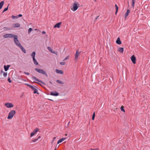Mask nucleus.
Instances as JSON below:
<instances>
[{
    "label": "nucleus",
    "mask_w": 150,
    "mask_h": 150,
    "mask_svg": "<svg viewBox=\"0 0 150 150\" xmlns=\"http://www.w3.org/2000/svg\"><path fill=\"white\" fill-rule=\"evenodd\" d=\"M124 51V49L122 47H120L118 49V51L120 52L123 53Z\"/></svg>",
    "instance_id": "obj_25"
},
{
    "label": "nucleus",
    "mask_w": 150,
    "mask_h": 150,
    "mask_svg": "<svg viewBox=\"0 0 150 150\" xmlns=\"http://www.w3.org/2000/svg\"><path fill=\"white\" fill-rule=\"evenodd\" d=\"M19 47L24 53H26V51L25 49L21 45H19Z\"/></svg>",
    "instance_id": "obj_12"
},
{
    "label": "nucleus",
    "mask_w": 150,
    "mask_h": 150,
    "mask_svg": "<svg viewBox=\"0 0 150 150\" xmlns=\"http://www.w3.org/2000/svg\"><path fill=\"white\" fill-rule=\"evenodd\" d=\"M8 82L9 83H11V81L9 78L8 79Z\"/></svg>",
    "instance_id": "obj_42"
},
{
    "label": "nucleus",
    "mask_w": 150,
    "mask_h": 150,
    "mask_svg": "<svg viewBox=\"0 0 150 150\" xmlns=\"http://www.w3.org/2000/svg\"><path fill=\"white\" fill-rule=\"evenodd\" d=\"M1 73H2L4 72H3V70H1Z\"/></svg>",
    "instance_id": "obj_49"
},
{
    "label": "nucleus",
    "mask_w": 150,
    "mask_h": 150,
    "mask_svg": "<svg viewBox=\"0 0 150 150\" xmlns=\"http://www.w3.org/2000/svg\"><path fill=\"white\" fill-rule=\"evenodd\" d=\"M35 87V86L33 88V89H32V90L34 91L33 93H37L38 94H39V93L38 92L37 90V89H36V88Z\"/></svg>",
    "instance_id": "obj_20"
},
{
    "label": "nucleus",
    "mask_w": 150,
    "mask_h": 150,
    "mask_svg": "<svg viewBox=\"0 0 150 150\" xmlns=\"http://www.w3.org/2000/svg\"><path fill=\"white\" fill-rule=\"evenodd\" d=\"M124 107H123V106H122L121 107V110L122 111H123L124 112H125V110H124Z\"/></svg>",
    "instance_id": "obj_29"
},
{
    "label": "nucleus",
    "mask_w": 150,
    "mask_h": 150,
    "mask_svg": "<svg viewBox=\"0 0 150 150\" xmlns=\"http://www.w3.org/2000/svg\"><path fill=\"white\" fill-rule=\"evenodd\" d=\"M62 23V22H60L57 23L54 26V28H59L60 26V25Z\"/></svg>",
    "instance_id": "obj_11"
},
{
    "label": "nucleus",
    "mask_w": 150,
    "mask_h": 150,
    "mask_svg": "<svg viewBox=\"0 0 150 150\" xmlns=\"http://www.w3.org/2000/svg\"><path fill=\"white\" fill-rule=\"evenodd\" d=\"M131 59L133 64H135L136 63V58L134 55H133L131 57Z\"/></svg>",
    "instance_id": "obj_10"
},
{
    "label": "nucleus",
    "mask_w": 150,
    "mask_h": 150,
    "mask_svg": "<svg viewBox=\"0 0 150 150\" xmlns=\"http://www.w3.org/2000/svg\"><path fill=\"white\" fill-rule=\"evenodd\" d=\"M7 72H4L3 73V75L4 77H6L7 76Z\"/></svg>",
    "instance_id": "obj_34"
},
{
    "label": "nucleus",
    "mask_w": 150,
    "mask_h": 150,
    "mask_svg": "<svg viewBox=\"0 0 150 150\" xmlns=\"http://www.w3.org/2000/svg\"><path fill=\"white\" fill-rule=\"evenodd\" d=\"M60 64L61 65H64L65 64V62H60Z\"/></svg>",
    "instance_id": "obj_36"
},
{
    "label": "nucleus",
    "mask_w": 150,
    "mask_h": 150,
    "mask_svg": "<svg viewBox=\"0 0 150 150\" xmlns=\"http://www.w3.org/2000/svg\"><path fill=\"white\" fill-rule=\"evenodd\" d=\"M32 80H33L34 81H37L38 82H40L41 83H42L43 84H45V83L44 82H42L41 81L39 80L38 79H37V78L35 77L34 76H33L32 77Z\"/></svg>",
    "instance_id": "obj_7"
},
{
    "label": "nucleus",
    "mask_w": 150,
    "mask_h": 150,
    "mask_svg": "<svg viewBox=\"0 0 150 150\" xmlns=\"http://www.w3.org/2000/svg\"><path fill=\"white\" fill-rule=\"evenodd\" d=\"M56 82H57V83H60V84H64V83L62 82V81L59 80H57L56 81Z\"/></svg>",
    "instance_id": "obj_27"
},
{
    "label": "nucleus",
    "mask_w": 150,
    "mask_h": 150,
    "mask_svg": "<svg viewBox=\"0 0 150 150\" xmlns=\"http://www.w3.org/2000/svg\"><path fill=\"white\" fill-rule=\"evenodd\" d=\"M55 139H56V137H53V140H52V143L53 142V141Z\"/></svg>",
    "instance_id": "obj_43"
},
{
    "label": "nucleus",
    "mask_w": 150,
    "mask_h": 150,
    "mask_svg": "<svg viewBox=\"0 0 150 150\" xmlns=\"http://www.w3.org/2000/svg\"><path fill=\"white\" fill-rule=\"evenodd\" d=\"M33 30V29L31 28H30L28 30V33H29Z\"/></svg>",
    "instance_id": "obj_37"
},
{
    "label": "nucleus",
    "mask_w": 150,
    "mask_h": 150,
    "mask_svg": "<svg viewBox=\"0 0 150 150\" xmlns=\"http://www.w3.org/2000/svg\"><path fill=\"white\" fill-rule=\"evenodd\" d=\"M47 49L50 51L51 52L53 53H54L55 52L52 51V49L50 47H47Z\"/></svg>",
    "instance_id": "obj_22"
},
{
    "label": "nucleus",
    "mask_w": 150,
    "mask_h": 150,
    "mask_svg": "<svg viewBox=\"0 0 150 150\" xmlns=\"http://www.w3.org/2000/svg\"><path fill=\"white\" fill-rule=\"evenodd\" d=\"M41 137L40 136H39L36 139H33L32 140V141H31V142H36L38 140V139L40 138Z\"/></svg>",
    "instance_id": "obj_18"
},
{
    "label": "nucleus",
    "mask_w": 150,
    "mask_h": 150,
    "mask_svg": "<svg viewBox=\"0 0 150 150\" xmlns=\"http://www.w3.org/2000/svg\"><path fill=\"white\" fill-rule=\"evenodd\" d=\"M115 7L116 10L117 11H118V7L116 4H115Z\"/></svg>",
    "instance_id": "obj_35"
},
{
    "label": "nucleus",
    "mask_w": 150,
    "mask_h": 150,
    "mask_svg": "<svg viewBox=\"0 0 150 150\" xmlns=\"http://www.w3.org/2000/svg\"><path fill=\"white\" fill-rule=\"evenodd\" d=\"M8 6L6 8H4V9L3 12V13L4 12L6 11H7L8 10Z\"/></svg>",
    "instance_id": "obj_33"
},
{
    "label": "nucleus",
    "mask_w": 150,
    "mask_h": 150,
    "mask_svg": "<svg viewBox=\"0 0 150 150\" xmlns=\"http://www.w3.org/2000/svg\"><path fill=\"white\" fill-rule=\"evenodd\" d=\"M49 83H50L51 84H52V82H51V81H50L49 82Z\"/></svg>",
    "instance_id": "obj_48"
},
{
    "label": "nucleus",
    "mask_w": 150,
    "mask_h": 150,
    "mask_svg": "<svg viewBox=\"0 0 150 150\" xmlns=\"http://www.w3.org/2000/svg\"><path fill=\"white\" fill-rule=\"evenodd\" d=\"M117 11H117V10H116V12H115V14L116 15V14H117Z\"/></svg>",
    "instance_id": "obj_47"
},
{
    "label": "nucleus",
    "mask_w": 150,
    "mask_h": 150,
    "mask_svg": "<svg viewBox=\"0 0 150 150\" xmlns=\"http://www.w3.org/2000/svg\"><path fill=\"white\" fill-rule=\"evenodd\" d=\"M65 135L67 136V134H65Z\"/></svg>",
    "instance_id": "obj_55"
},
{
    "label": "nucleus",
    "mask_w": 150,
    "mask_h": 150,
    "mask_svg": "<svg viewBox=\"0 0 150 150\" xmlns=\"http://www.w3.org/2000/svg\"><path fill=\"white\" fill-rule=\"evenodd\" d=\"M49 100H52V101H53V100H51V99H49Z\"/></svg>",
    "instance_id": "obj_51"
},
{
    "label": "nucleus",
    "mask_w": 150,
    "mask_h": 150,
    "mask_svg": "<svg viewBox=\"0 0 150 150\" xmlns=\"http://www.w3.org/2000/svg\"><path fill=\"white\" fill-rule=\"evenodd\" d=\"M33 61L34 62V64L36 65H38V62H37L36 59H35V58H33Z\"/></svg>",
    "instance_id": "obj_21"
},
{
    "label": "nucleus",
    "mask_w": 150,
    "mask_h": 150,
    "mask_svg": "<svg viewBox=\"0 0 150 150\" xmlns=\"http://www.w3.org/2000/svg\"><path fill=\"white\" fill-rule=\"evenodd\" d=\"M4 3V1H2L0 3V9H1L3 7Z\"/></svg>",
    "instance_id": "obj_24"
},
{
    "label": "nucleus",
    "mask_w": 150,
    "mask_h": 150,
    "mask_svg": "<svg viewBox=\"0 0 150 150\" xmlns=\"http://www.w3.org/2000/svg\"><path fill=\"white\" fill-rule=\"evenodd\" d=\"M96 0H95V1H96Z\"/></svg>",
    "instance_id": "obj_52"
},
{
    "label": "nucleus",
    "mask_w": 150,
    "mask_h": 150,
    "mask_svg": "<svg viewBox=\"0 0 150 150\" xmlns=\"http://www.w3.org/2000/svg\"><path fill=\"white\" fill-rule=\"evenodd\" d=\"M69 56H68L63 60V61H64L67 59H68L69 58Z\"/></svg>",
    "instance_id": "obj_31"
},
{
    "label": "nucleus",
    "mask_w": 150,
    "mask_h": 150,
    "mask_svg": "<svg viewBox=\"0 0 150 150\" xmlns=\"http://www.w3.org/2000/svg\"><path fill=\"white\" fill-rule=\"evenodd\" d=\"M35 134V133L34 132H32L30 134V137H33Z\"/></svg>",
    "instance_id": "obj_39"
},
{
    "label": "nucleus",
    "mask_w": 150,
    "mask_h": 150,
    "mask_svg": "<svg viewBox=\"0 0 150 150\" xmlns=\"http://www.w3.org/2000/svg\"><path fill=\"white\" fill-rule=\"evenodd\" d=\"M35 70L38 72L46 76H48L46 72V71H45L43 69H40L38 68H36L35 69Z\"/></svg>",
    "instance_id": "obj_1"
},
{
    "label": "nucleus",
    "mask_w": 150,
    "mask_h": 150,
    "mask_svg": "<svg viewBox=\"0 0 150 150\" xmlns=\"http://www.w3.org/2000/svg\"><path fill=\"white\" fill-rule=\"evenodd\" d=\"M24 73L25 74L27 75H28L29 74V73L26 72H24Z\"/></svg>",
    "instance_id": "obj_40"
},
{
    "label": "nucleus",
    "mask_w": 150,
    "mask_h": 150,
    "mask_svg": "<svg viewBox=\"0 0 150 150\" xmlns=\"http://www.w3.org/2000/svg\"><path fill=\"white\" fill-rule=\"evenodd\" d=\"M36 83H38L37 82H35Z\"/></svg>",
    "instance_id": "obj_54"
},
{
    "label": "nucleus",
    "mask_w": 150,
    "mask_h": 150,
    "mask_svg": "<svg viewBox=\"0 0 150 150\" xmlns=\"http://www.w3.org/2000/svg\"><path fill=\"white\" fill-rule=\"evenodd\" d=\"M91 150H98V149H91Z\"/></svg>",
    "instance_id": "obj_46"
},
{
    "label": "nucleus",
    "mask_w": 150,
    "mask_h": 150,
    "mask_svg": "<svg viewBox=\"0 0 150 150\" xmlns=\"http://www.w3.org/2000/svg\"><path fill=\"white\" fill-rule=\"evenodd\" d=\"M22 16V15L21 14H19L18 15H17V16L18 17V18L19 17H21Z\"/></svg>",
    "instance_id": "obj_41"
},
{
    "label": "nucleus",
    "mask_w": 150,
    "mask_h": 150,
    "mask_svg": "<svg viewBox=\"0 0 150 150\" xmlns=\"http://www.w3.org/2000/svg\"><path fill=\"white\" fill-rule=\"evenodd\" d=\"M35 52H33L31 54V56L33 58H35Z\"/></svg>",
    "instance_id": "obj_26"
},
{
    "label": "nucleus",
    "mask_w": 150,
    "mask_h": 150,
    "mask_svg": "<svg viewBox=\"0 0 150 150\" xmlns=\"http://www.w3.org/2000/svg\"><path fill=\"white\" fill-rule=\"evenodd\" d=\"M55 71L57 73L60 74H63V72L62 70H59L58 69H56Z\"/></svg>",
    "instance_id": "obj_15"
},
{
    "label": "nucleus",
    "mask_w": 150,
    "mask_h": 150,
    "mask_svg": "<svg viewBox=\"0 0 150 150\" xmlns=\"http://www.w3.org/2000/svg\"><path fill=\"white\" fill-rule=\"evenodd\" d=\"M54 150H56V148H55Z\"/></svg>",
    "instance_id": "obj_53"
},
{
    "label": "nucleus",
    "mask_w": 150,
    "mask_h": 150,
    "mask_svg": "<svg viewBox=\"0 0 150 150\" xmlns=\"http://www.w3.org/2000/svg\"><path fill=\"white\" fill-rule=\"evenodd\" d=\"M69 122H68V124H67V125H69Z\"/></svg>",
    "instance_id": "obj_50"
},
{
    "label": "nucleus",
    "mask_w": 150,
    "mask_h": 150,
    "mask_svg": "<svg viewBox=\"0 0 150 150\" xmlns=\"http://www.w3.org/2000/svg\"><path fill=\"white\" fill-rule=\"evenodd\" d=\"M130 12V10L128 9H127V11L126 13L125 14V18L127 17L129 15V13Z\"/></svg>",
    "instance_id": "obj_16"
},
{
    "label": "nucleus",
    "mask_w": 150,
    "mask_h": 150,
    "mask_svg": "<svg viewBox=\"0 0 150 150\" xmlns=\"http://www.w3.org/2000/svg\"><path fill=\"white\" fill-rule=\"evenodd\" d=\"M42 33L43 34H45L46 33V32L44 31H42Z\"/></svg>",
    "instance_id": "obj_44"
},
{
    "label": "nucleus",
    "mask_w": 150,
    "mask_h": 150,
    "mask_svg": "<svg viewBox=\"0 0 150 150\" xmlns=\"http://www.w3.org/2000/svg\"><path fill=\"white\" fill-rule=\"evenodd\" d=\"M16 114V111L15 110H12L8 113L7 117L8 119H11Z\"/></svg>",
    "instance_id": "obj_2"
},
{
    "label": "nucleus",
    "mask_w": 150,
    "mask_h": 150,
    "mask_svg": "<svg viewBox=\"0 0 150 150\" xmlns=\"http://www.w3.org/2000/svg\"><path fill=\"white\" fill-rule=\"evenodd\" d=\"M59 94V93L56 91L53 92H51L50 93V95L52 96H58Z\"/></svg>",
    "instance_id": "obj_9"
},
{
    "label": "nucleus",
    "mask_w": 150,
    "mask_h": 150,
    "mask_svg": "<svg viewBox=\"0 0 150 150\" xmlns=\"http://www.w3.org/2000/svg\"><path fill=\"white\" fill-rule=\"evenodd\" d=\"M10 66V65H7V66H6L5 65L4 66V68L5 71H7L9 69V68Z\"/></svg>",
    "instance_id": "obj_14"
},
{
    "label": "nucleus",
    "mask_w": 150,
    "mask_h": 150,
    "mask_svg": "<svg viewBox=\"0 0 150 150\" xmlns=\"http://www.w3.org/2000/svg\"><path fill=\"white\" fill-rule=\"evenodd\" d=\"M80 53H81V52H79L78 50H76V53L75 54V60L76 61H77L76 59L78 58V57Z\"/></svg>",
    "instance_id": "obj_6"
},
{
    "label": "nucleus",
    "mask_w": 150,
    "mask_h": 150,
    "mask_svg": "<svg viewBox=\"0 0 150 150\" xmlns=\"http://www.w3.org/2000/svg\"><path fill=\"white\" fill-rule=\"evenodd\" d=\"M13 26L14 28H18L20 26V25L18 23H16L13 24Z\"/></svg>",
    "instance_id": "obj_13"
},
{
    "label": "nucleus",
    "mask_w": 150,
    "mask_h": 150,
    "mask_svg": "<svg viewBox=\"0 0 150 150\" xmlns=\"http://www.w3.org/2000/svg\"><path fill=\"white\" fill-rule=\"evenodd\" d=\"M39 129L38 128H36L33 132L35 134L38 131Z\"/></svg>",
    "instance_id": "obj_28"
},
{
    "label": "nucleus",
    "mask_w": 150,
    "mask_h": 150,
    "mask_svg": "<svg viewBox=\"0 0 150 150\" xmlns=\"http://www.w3.org/2000/svg\"><path fill=\"white\" fill-rule=\"evenodd\" d=\"M116 43L118 45H120L121 44V42L120 40V38L119 37L118 38L117 40L116 41Z\"/></svg>",
    "instance_id": "obj_19"
},
{
    "label": "nucleus",
    "mask_w": 150,
    "mask_h": 150,
    "mask_svg": "<svg viewBox=\"0 0 150 150\" xmlns=\"http://www.w3.org/2000/svg\"><path fill=\"white\" fill-rule=\"evenodd\" d=\"M134 4L135 1H134V0H132V6L133 7H134Z\"/></svg>",
    "instance_id": "obj_38"
},
{
    "label": "nucleus",
    "mask_w": 150,
    "mask_h": 150,
    "mask_svg": "<svg viewBox=\"0 0 150 150\" xmlns=\"http://www.w3.org/2000/svg\"><path fill=\"white\" fill-rule=\"evenodd\" d=\"M99 17V16H97V17L96 18H95V20H97V18H98V17Z\"/></svg>",
    "instance_id": "obj_45"
},
{
    "label": "nucleus",
    "mask_w": 150,
    "mask_h": 150,
    "mask_svg": "<svg viewBox=\"0 0 150 150\" xmlns=\"http://www.w3.org/2000/svg\"><path fill=\"white\" fill-rule=\"evenodd\" d=\"M66 138H62L61 139H60L59 140L57 143V144H59L60 143H61L62 141L65 140L66 139Z\"/></svg>",
    "instance_id": "obj_17"
},
{
    "label": "nucleus",
    "mask_w": 150,
    "mask_h": 150,
    "mask_svg": "<svg viewBox=\"0 0 150 150\" xmlns=\"http://www.w3.org/2000/svg\"><path fill=\"white\" fill-rule=\"evenodd\" d=\"M16 35H13L11 34H7L4 35L3 37L5 38H13L15 37Z\"/></svg>",
    "instance_id": "obj_3"
},
{
    "label": "nucleus",
    "mask_w": 150,
    "mask_h": 150,
    "mask_svg": "<svg viewBox=\"0 0 150 150\" xmlns=\"http://www.w3.org/2000/svg\"><path fill=\"white\" fill-rule=\"evenodd\" d=\"M25 85H27L32 90L33 89V88H34L35 87L28 83H26Z\"/></svg>",
    "instance_id": "obj_23"
},
{
    "label": "nucleus",
    "mask_w": 150,
    "mask_h": 150,
    "mask_svg": "<svg viewBox=\"0 0 150 150\" xmlns=\"http://www.w3.org/2000/svg\"><path fill=\"white\" fill-rule=\"evenodd\" d=\"M95 112H94L93 114L92 117V119L93 120L94 119L95 117Z\"/></svg>",
    "instance_id": "obj_30"
},
{
    "label": "nucleus",
    "mask_w": 150,
    "mask_h": 150,
    "mask_svg": "<svg viewBox=\"0 0 150 150\" xmlns=\"http://www.w3.org/2000/svg\"><path fill=\"white\" fill-rule=\"evenodd\" d=\"M5 105L7 108L13 107L14 105L12 103H6L5 104Z\"/></svg>",
    "instance_id": "obj_8"
},
{
    "label": "nucleus",
    "mask_w": 150,
    "mask_h": 150,
    "mask_svg": "<svg viewBox=\"0 0 150 150\" xmlns=\"http://www.w3.org/2000/svg\"><path fill=\"white\" fill-rule=\"evenodd\" d=\"M12 18L13 19H14L15 18H18V17L17 16H14V15H12L11 16Z\"/></svg>",
    "instance_id": "obj_32"
},
{
    "label": "nucleus",
    "mask_w": 150,
    "mask_h": 150,
    "mask_svg": "<svg viewBox=\"0 0 150 150\" xmlns=\"http://www.w3.org/2000/svg\"><path fill=\"white\" fill-rule=\"evenodd\" d=\"M78 6L77 4L74 3L73 4V8H71V10L73 11H76L78 9Z\"/></svg>",
    "instance_id": "obj_5"
},
{
    "label": "nucleus",
    "mask_w": 150,
    "mask_h": 150,
    "mask_svg": "<svg viewBox=\"0 0 150 150\" xmlns=\"http://www.w3.org/2000/svg\"><path fill=\"white\" fill-rule=\"evenodd\" d=\"M14 41L15 44L18 47L19 46V45H21V44L20 43V42L18 40V37L17 35H16L15 38H14Z\"/></svg>",
    "instance_id": "obj_4"
}]
</instances>
